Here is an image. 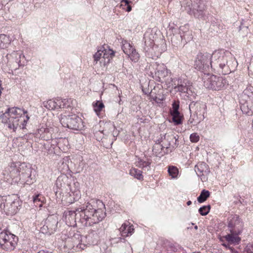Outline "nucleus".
Returning a JSON list of instances; mask_svg holds the SVG:
<instances>
[{"mask_svg":"<svg viewBox=\"0 0 253 253\" xmlns=\"http://www.w3.org/2000/svg\"><path fill=\"white\" fill-rule=\"evenodd\" d=\"M195 171L199 176H205L209 173L210 169L205 163L200 162L195 166Z\"/></svg>","mask_w":253,"mask_h":253,"instance_id":"19","label":"nucleus"},{"mask_svg":"<svg viewBox=\"0 0 253 253\" xmlns=\"http://www.w3.org/2000/svg\"><path fill=\"white\" fill-rule=\"evenodd\" d=\"M222 246L225 247L226 248L229 249L230 250H233V248L232 247H231L230 245L231 244H229L228 242L224 243L222 244Z\"/></svg>","mask_w":253,"mask_h":253,"instance_id":"52","label":"nucleus"},{"mask_svg":"<svg viewBox=\"0 0 253 253\" xmlns=\"http://www.w3.org/2000/svg\"><path fill=\"white\" fill-rule=\"evenodd\" d=\"M70 99L57 98L55 99L56 109L70 107L69 100Z\"/></svg>","mask_w":253,"mask_h":253,"instance_id":"24","label":"nucleus"},{"mask_svg":"<svg viewBox=\"0 0 253 253\" xmlns=\"http://www.w3.org/2000/svg\"><path fill=\"white\" fill-rule=\"evenodd\" d=\"M95 200H91L82 207L77 208V211L80 212L79 216L81 218V223L84 226H91L98 223V219L95 217Z\"/></svg>","mask_w":253,"mask_h":253,"instance_id":"4","label":"nucleus"},{"mask_svg":"<svg viewBox=\"0 0 253 253\" xmlns=\"http://www.w3.org/2000/svg\"><path fill=\"white\" fill-rule=\"evenodd\" d=\"M129 174L139 180H141L143 178L141 171L135 168L130 169Z\"/></svg>","mask_w":253,"mask_h":253,"instance_id":"32","label":"nucleus"},{"mask_svg":"<svg viewBox=\"0 0 253 253\" xmlns=\"http://www.w3.org/2000/svg\"><path fill=\"white\" fill-rule=\"evenodd\" d=\"M179 33L178 35H173L171 38V40H174L175 38H179V41H184L185 42L187 43L190 42L193 38L191 32L186 30V28L185 26H181L178 30Z\"/></svg>","mask_w":253,"mask_h":253,"instance_id":"15","label":"nucleus"},{"mask_svg":"<svg viewBox=\"0 0 253 253\" xmlns=\"http://www.w3.org/2000/svg\"><path fill=\"white\" fill-rule=\"evenodd\" d=\"M232 253H236L237 252L233 248V250H230Z\"/></svg>","mask_w":253,"mask_h":253,"instance_id":"57","label":"nucleus"},{"mask_svg":"<svg viewBox=\"0 0 253 253\" xmlns=\"http://www.w3.org/2000/svg\"><path fill=\"white\" fill-rule=\"evenodd\" d=\"M130 224L129 222H125L122 224V226L120 228V232L121 233L122 236L125 237V234L126 233V230Z\"/></svg>","mask_w":253,"mask_h":253,"instance_id":"44","label":"nucleus"},{"mask_svg":"<svg viewBox=\"0 0 253 253\" xmlns=\"http://www.w3.org/2000/svg\"><path fill=\"white\" fill-rule=\"evenodd\" d=\"M128 231H126V234H125V237L129 236L132 235V233L134 232V228L132 225H128Z\"/></svg>","mask_w":253,"mask_h":253,"instance_id":"49","label":"nucleus"},{"mask_svg":"<svg viewBox=\"0 0 253 253\" xmlns=\"http://www.w3.org/2000/svg\"><path fill=\"white\" fill-rule=\"evenodd\" d=\"M27 112L17 107L9 108L4 113L1 112L0 120L7 125L8 128L15 131L18 127L24 129L29 119Z\"/></svg>","mask_w":253,"mask_h":253,"instance_id":"2","label":"nucleus"},{"mask_svg":"<svg viewBox=\"0 0 253 253\" xmlns=\"http://www.w3.org/2000/svg\"><path fill=\"white\" fill-rule=\"evenodd\" d=\"M19 172L20 173V179H26L30 178L31 176L32 169L25 163H22L19 166Z\"/></svg>","mask_w":253,"mask_h":253,"instance_id":"21","label":"nucleus"},{"mask_svg":"<svg viewBox=\"0 0 253 253\" xmlns=\"http://www.w3.org/2000/svg\"><path fill=\"white\" fill-rule=\"evenodd\" d=\"M153 66L155 67V75L158 78V81L161 82L166 81V78L168 76V70L164 64H159L155 63Z\"/></svg>","mask_w":253,"mask_h":253,"instance_id":"14","label":"nucleus"},{"mask_svg":"<svg viewBox=\"0 0 253 253\" xmlns=\"http://www.w3.org/2000/svg\"><path fill=\"white\" fill-rule=\"evenodd\" d=\"M211 57V71L228 75L234 71L237 66L235 58L229 51L224 50L214 51Z\"/></svg>","mask_w":253,"mask_h":253,"instance_id":"1","label":"nucleus"},{"mask_svg":"<svg viewBox=\"0 0 253 253\" xmlns=\"http://www.w3.org/2000/svg\"><path fill=\"white\" fill-rule=\"evenodd\" d=\"M2 88L1 86V84H0V90L1 91V89Z\"/></svg>","mask_w":253,"mask_h":253,"instance_id":"63","label":"nucleus"},{"mask_svg":"<svg viewBox=\"0 0 253 253\" xmlns=\"http://www.w3.org/2000/svg\"><path fill=\"white\" fill-rule=\"evenodd\" d=\"M150 97L152 100L155 101L157 104H161L163 101L165 99V97L164 94H154L153 92H151L150 94Z\"/></svg>","mask_w":253,"mask_h":253,"instance_id":"33","label":"nucleus"},{"mask_svg":"<svg viewBox=\"0 0 253 253\" xmlns=\"http://www.w3.org/2000/svg\"><path fill=\"white\" fill-rule=\"evenodd\" d=\"M80 191H78V190L74 191H70V192L69 193V196L71 197H72V196H74L75 194H76V197L73 198V201H77V200H78L80 198V196H81V194L79 193Z\"/></svg>","mask_w":253,"mask_h":253,"instance_id":"46","label":"nucleus"},{"mask_svg":"<svg viewBox=\"0 0 253 253\" xmlns=\"http://www.w3.org/2000/svg\"><path fill=\"white\" fill-rule=\"evenodd\" d=\"M178 135L174 136L171 134L167 136V139L169 141L168 145H165L166 151H164V154H168L169 152H172L178 146Z\"/></svg>","mask_w":253,"mask_h":253,"instance_id":"17","label":"nucleus"},{"mask_svg":"<svg viewBox=\"0 0 253 253\" xmlns=\"http://www.w3.org/2000/svg\"><path fill=\"white\" fill-rule=\"evenodd\" d=\"M211 209L210 205L204 206L199 209L200 214L203 216L207 215Z\"/></svg>","mask_w":253,"mask_h":253,"instance_id":"42","label":"nucleus"},{"mask_svg":"<svg viewBox=\"0 0 253 253\" xmlns=\"http://www.w3.org/2000/svg\"><path fill=\"white\" fill-rule=\"evenodd\" d=\"M61 178L60 177H58L57 180H56V185L58 186V183L60 182L61 181Z\"/></svg>","mask_w":253,"mask_h":253,"instance_id":"55","label":"nucleus"},{"mask_svg":"<svg viewBox=\"0 0 253 253\" xmlns=\"http://www.w3.org/2000/svg\"><path fill=\"white\" fill-rule=\"evenodd\" d=\"M248 73L249 75L253 78V58L251 60L250 64L248 66Z\"/></svg>","mask_w":253,"mask_h":253,"instance_id":"48","label":"nucleus"},{"mask_svg":"<svg viewBox=\"0 0 253 253\" xmlns=\"http://www.w3.org/2000/svg\"><path fill=\"white\" fill-rule=\"evenodd\" d=\"M9 43V37L4 34L0 35V47L4 48L6 47L7 44Z\"/></svg>","mask_w":253,"mask_h":253,"instance_id":"31","label":"nucleus"},{"mask_svg":"<svg viewBox=\"0 0 253 253\" xmlns=\"http://www.w3.org/2000/svg\"><path fill=\"white\" fill-rule=\"evenodd\" d=\"M240 108L242 112L248 116L252 115L253 111V87L245 89L240 97Z\"/></svg>","mask_w":253,"mask_h":253,"instance_id":"6","label":"nucleus"},{"mask_svg":"<svg viewBox=\"0 0 253 253\" xmlns=\"http://www.w3.org/2000/svg\"><path fill=\"white\" fill-rule=\"evenodd\" d=\"M58 223V219L56 215H49L45 220L44 225L41 228V231L44 234L51 235L56 231Z\"/></svg>","mask_w":253,"mask_h":253,"instance_id":"11","label":"nucleus"},{"mask_svg":"<svg viewBox=\"0 0 253 253\" xmlns=\"http://www.w3.org/2000/svg\"><path fill=\"white\" fill-rule=\"evenodd\" d=\"M79 214L80 212L77 211V209L74 211H65L64 218L66 224L69 226H75L77 222L81 223L82 217Z\"/></svg>","mask_w":253,"mask_h":253,"instance_id":"13","label":"nucleus"},{"mask_svg":"<svg viewBox=\"0 0 253 253\" xmlns=\"http://www.w3.org/2000/svg\"><path fill=\"white\" fill-rule=\"evenodd\" d=\"M168 172L169 175L173 179H177L180 175L178 169L174 166H169L168 168Z\"/></svg>","mask_w":253,"mask_h":253,"instance_id":"25","label":"nucleus"},{"mask_svg":"<svg viewBox=\"0 0 253 253\" xmlns=\"http://www.w3.org/2000/svg\"><path fill=\"white\" fill-rule=\"evenodd\" d=\"M151 162L149 161H145L142 159H138L136 162V166L142 168L144 170H149L150 169Z\"/></svg>","mask_w":253,"mask_h":253,"instance_id":"29","label":"nucleus"},{"mask_svg":"<svg viewBox=\"0 0 253 253\" xmlns=\"http://www.w3.org/2000/svg\"><path fill=\"white\" fill-rule=\"evenodd\" d=\"M38 135L39 137L43 140H47L51 137V134L48 131V129L46 128H41L38 129Z\"/></svg>","mask_w":253,"mask_h":253,"instance_id":"26","label":"nucleus"},{"mask_svg":"<svg viewBox=\"0 0 253 253\" xmlns=\"http://www.w3.org/2000/svg\"><path fill=\"white\" fill-rule=\"evenodd\" d=\"M210 195L209 191H202L197 200L200 203H203L210 197Z\"/></svg>","mask_w":253,"mask_h":253,"instance_id":"35","label":"nucleus"},{"mask_svg":"<svg viewBox=\"0 0 253 253\" xmlns=\"http://www.w3.org/2000/svg\"><path fill=\"white\" fill-rule=\"evenodd\" d=\"M211 55L208 53H199L195 60V68L205 74L211 71Z\"/></svg>","mask_w":253,"mask_h":253,"instance_id":"7","label":"nucleus"},{"mask_svg":"<svg viewBox=\"0 0 253 253\" xmlns=\"http://www.w3.org/2000/svg\"><path fill=\"white\" fill-rule=\"evenodd\" d=\"M185 93V96H186L188 98H191L190 96L192 95L193 92L190 87H188V90L184 92Z\"/></svg>","mask_w":253,"mask_h":253,"instance_id":"51","label":"nucleus"},{"mask_svg":"<svg viewBox=\"0 0 253 253\" xmlns=\"http://www.w3.org/2000/svg\"><path fill=\"white\" fill-rule=\"evenodd\" d=\"M145 45H147V42H146V40H145Z\"/></svg>","mask_w":253,"mask_h":253,"instance_id":"62","label":"nucleus"},{"mask_svg":"<svg viewBox=\"0 0 253 253\" xmlns=\"http://www.w3.org/2000/svg\"><path fill=\"white\" fill-rule=\"evenodd\" d=\"M103 50H104V46L101 47L93 55L94 60L96 63L98 61H102Z\"/></svg>","mask_w":253,"mask_h":253,"instance_id":"36","label":"nucleus"},{"mask_svg":"<svg viewBox=\"0 0 253 253\" xmlns=\"http://www.w3.org/2000/svg\"><path fill=\"white\" fill-rule=\"evenodd\" d=\"M194 228L197 230L198 229V226L197 225L195 226Z\"/></svg>","mask_w":253,"mask_h":253,"instance_id":"59","label":"nucleus"},{"mask_svg":"<svg viewBox=\"0 0 253 253\" xmlns=\"http://www.w3.org/2000/svg\"><path fill=\"white\" fill-rule=\"evenodd\" d=\"M227 230L235 234H241L243 229V223L239 216L237 215H232L230 217Z\"/></svg>","mask_w":253,"mask_h":253,"instance_id":"12","label":"nucleus"},{"mask_svg":"<svg viewBox=\"0 0 253 253\" xmlns=\"http://www.w3.org/2000/svg\"><path fill=\"white\" fill-rule=\"evenodd\" d=\"M86 245L85 244L79 242L76 246L73 245V247L69 246V249L71 248L72 249H73V252H80L84 250L86 248Z\"/></svg>","mask_w":253,"mask_h":253,"instance_id":"41","label":"nucleus"},{"mask_svg":"<svg viewBox=\"0 0 253 253\" xmlns=\"http://www.w3.org/2000/svg\"><path fill=\"white\" fill-rule=\"evenodd\" d=\"M114 54L115 52L113 50L110 48L107 49L104 46L102 61H100V63L103 64L104 66L107 65L110 63L111 60L114 56Z\"/></svg>","mask_w":253,"mask_h":253,"instance_id":"20","label":"nucleus"},{"mask_svg":"<svg viewBox=\"0 0 253 253\" xmlns=\"http://www.w3.org/2000/svg\"><path fill=\"white\" fill-rule=\"evenodd\" d=\"M105 127L109 128L111 131H112V130H114L115 128L114 125L111 124H106L105 125Z\"/></svg>","mask_w":253,"mask_h":253,"instance_id":"53","label":"nucleus"},{"mask_svg":"<svg viewBox=\"0 0 253 253\" xmlns=\"http://www.w3.org/2000/svg\"><path fill=\"white\" fill-rule=\"evenodd\" d=\"M95 217L98 219V223L102 220L105 216L106 214L101 209H95Z\"/></svg>","mask_w":253,"mask_h":253,"instance_id":"40","label":"nucleus"},{"mask_svg":"<svg viewBox=\"0 0 253 253\" xmlns=\"http://www.w3.org/2000/svg\"><path fill=\"white\" fill-rule=\"evenodd\" d=\"M192 204V202L191 201H188L187 202V205L188 206H190L191 204Z\"/></svg>","mask_w":253,"mask_h":253,"instance_id":"58","label":"nucleus"},{"mask_svg":"<svg viewBox=\"0 0 253 253\" xmlns=\"http://www.w3.org/2000/svg\"><path fill=\"white\" fill-rule=\"evenodd\" d=\"M149 42H150V43L149 44L148 46H149L150 47H152L153 46L154 44L153 41H149Z\"/></svg>","mask_w":253,"mask_h":253,"instance_id":"56","label":"nucleus"},{"mask_svg":"<svg viewBox=\"0 0 253 253\" xmlns=\"http://www.w3.org/2000/svg\"><path fill=\"white\" fill-rule=\"evenodd\" d=\"M204 86L209 89L219 90L228 85L227 80L222 77L211 75L204 81Z\"/></svg>","mask_w":253,"mask_h":253,"instance_id":"10","label":"nucleus"},{"mask_svg":"<svg viewBox=\"0 0 253 253\" xmlns=\"http://www.w3.org/2000/svg\"><path fill=\"white\" fill-rule=\"evenodd\" d=\"M134 48V47L127 41L125 40L122 42V48L124 52L127 56L128 55H130V52H131L132 50H133Z\"/></svg>","mask_w":253,"mask_h":253,"instance_id":"28","label":"nucleus"},{"mask_svg":"<svg viewBox=\"0 0 253 253\" xmlns=\"http://www.w3.org/2000/svg\"><path fill=\"white\" fill-rule=\"evenodd\" d=\"M43 106L49 110L56 109L55 99H50L42 103Z\"/></svg>","mask_w":253,"mask_h":253,"instance_id":"34","label":"nucleus"},{"mask_svg":"<svg viewBox=\"0 0 253 253\" xmlns=\"http://www.w3.org/2000/svg\"><path fill=\"white\" fill-rule=\"evenodd\" d=\"M131 2L129 0H122L121 7L126 11L129 12L131 10V6L130 5Z\"/></svg>","mask_w":253,"mask_h":253,"instance_id":"37","label":"nucleus"},{"mask_svg":"<svg viewBox=\"0 0 253 253\" xmlns=\"http://www.w3.org/2000/svg\"><path fill=\"white\" fill-rule=\"evenodd\" d=\"M172 110L170 111V112H175L177 113L179 112V101L178 100H174L172 104Z\"/></svg>","mask_w":253,"mask_h":253,"instance_id":"43","label":"nucleus"},{"mask_svg":"<svg viewBox=\"0 0 253 253\" xmlns=\"http://www.w3.org/2000/svg\"><path fill=\"white\" fill-rule=\"evenodd\" d=\"M172 117V121L176 125H180L182 123L183 116L180 115V112L176 113L175 112H170Z\"/></svg>","mask_w":253,"mask_h":253,"instance_id":"30","label":"nucleus"},{"mask_svg":"<svg viewBox=\"0 0 253 253\" xmlns=\"http://www.w3.org/2000/svg\"><path fill=\"white\" fill-rule=\"evenodd\" d=\"M97 202H99L100 203H101V204L104 207V205H103V203L100 201H98Z\"/></svg>","mask_w":253,"mask_h":253,"instance_id":"60","label":"nucleus"},{"mask_svg":"<svg viewBox=\"0 0 253 253\" xmlns=\"http://www.w3.org/2000/svg\"><path fill=\"white\" fill-rule=\"evenodd\" d=\"M69 202H70V203H72V202H72V200L71 199L70 201Z\"/></svg>","mask_w":253,"mask_h":253,"instance_id":"64","label":"nucleus"},{"mask_svg":"<svg viewBox=\"0 0 253 253\" xmlns=\"http://www.w3.org/2000/svg\"><path fill=\"white\" fill-rule=\"evenodd\" d=\"M18 241V237L7 230L4 233L0 235V248L6 251L11 252L14 250Z\"/></svg>","mask_w":253,"mask_h":253,"instance_id":"8","label":"nucleus"},{"mask_svg":"<svg viewBox=\"0 0 253 253\" xmlns=\"http://www.w3.org/2000/svg\"><path fill=\"white\" fill-rule=\"evenodd\" d=\"M81 238L80 234H75L72 238L68 239L66 241L64 247L67 248L68 250L73 252V249L71 248L69 249V246L73 247V245L76 246L79 242L80 243V242H82V239H80Z\"/></svg>","mask_w":253,"mask_h":253,"instance_id":"23","label":"nucleus"},{"mask_svg":"<svg viewBox=\"0 0 253 253\" xmlns=\"http://www.w3.org/2000/svg\"><path fill=\"white\" fill-rule=\"evenodd\" d=\"M199 136L196 133H193L190 136V139L192 142L196 143L199 140Z\"/></svg>","mask_w":253,"mask_h":253,"instance_id":"47","label":"nucleus"},{"mask_svg":"<svg viewBox=\"0 0 253 253\" xmlns=\"http://www.w3.org/2000/svg\"><path fill=\"white\" fill-rule=\"evenodd\" d=\"M3 210L7 214H13L16 212L17 206L15 201L8 202L6 200L3 204Z\"/></svg>","mask_w":253,"mask_h":253,"instance_id":"22","label":"nucleus"},{"mask_svg":"<svg viewBox=\"0 0 253 253\" xmlns=\"http://www.w3.org/2000/svg\"><path fill=\"white\" fill-rule=\"evenodd\" d=\"M106 131V129H104V130H103L102 132L104 133V132H105Z\"/></svg>","mask_w":253,"mask_h":253,"instance_id":"61","label":"nucleus"},{"mask_svg":"<svg viewBox=\"0 0 253 253\" xmlns=\"http://www.w3.org/2000/svg\"><path fill=\"white\" fill-rule=\"evenodd\" d=\"M37 253H52V252H49L48 251L45 250H41L38 252Z\"/></svg>","mask_w":253,"mask_h":253,"instance_id":"54","label":"nucleus"},{"mask_svg":"<svg viewBox=\"0 0 253 253\" xmlns=\"http://www.w3.org/2000/svg\"><path fill=\"white\" fill-rule=\"evenodd\" d=\"M94 110L98 114L100 112L102 109L104 108V105L102 101H96L95 103L93 104Z\"/></svg>","mask_w":253,"mask_h":253,"instance_id":"38","label":"nucleus"},{"mask_svg":"<svg viewBox=\"0 0 253 253\" xmlns=\"http://www.w3.org/2000/svg\"><path fill=\"white\" fill-rule=\"evenodd\" d=\"M243 30V31L245 32V35H242L243 37H244L246 36V34L248 33L249 30L247 26H242V25H241L240 26V32H241V31Z\"/></svg>","mask_w":253,"mask_h":253,"instance_id":"50","label":"nucleus"},{"mask_svg":"<svg viewBox=\"0 0 253 253\" xmlns=\"http://www.w3.org/2000/svg\"><path fill=\"white\" fill-rule=\"evenodd\" d=\"M181 9L194 17L202 18L207 8V0H179Z\"/></svg>","mask_w":253,"mask_h":253,"instance_id":"3","label":"nucleus"},{"mask_svg":"<svg viewBox=\"0 0 253 253\" xmlns=\"http://www.w3.org/2000/svg\"><path fill=\"white\" fill-rule=\"evenodd\" d=\"M188 86L186 84L184 85L183 84H178L177 86L174 87L175 89H177V90L179 92L184 93L185 91L188 90Z\"/></svg>","mask_w":253,"mask_h":253,"instance_id":"45","label":"nucleus"},{"mask_svg":"<svg viewBox=\"0 0 253 253\" xmlns=\"http://www.w3.org/2000/svg\"><path fill=\"white\" fill-rule=\"evenodd\" d=\"M239 235L229 232L221 238L220 241H223V239H224L231 245L233 246L238 245L240 244L241 240V238L239 236Z\"/></svg>","mask_w":253,"mask_h":253,"instance_id":"18","label":"nucleus"},{"mask_svg":"<svg viewBox=\"0 0 253 253\" xmlns=\"http://www.w3.org/2000/svg\"><path fill=\"white\" fill-rule=\"evenodd\" d=\"M164 151H166V146L161 144L159 140H158V142H156L153 147V153H155L156 155L162 153L161 155H163L165 154H164Z\"/></svg>","mask_w":253,"mask_h":253,"instance_id":"27","label":"nucleus"},{"mask_svg":"<svg viewBox=\"0 0 253 253\" xmlns=\"http://www.w3.org/2000/svg\"><path fill=\"white\" fill-rule=\"evenodd\" d=\"M206 105L201 102H191L189 105L191 117L188 122L190 124L194 123L197 125L205 119L206 113Z\"/></svg>","mask_w":253,"mask_h":253,"instance_id":"5","label":"nucleus"},{"mask_svg":"<svg viewBox=\"0 0 253 253\" xmlns=\"http://www.w3.org/2000/svg\"><path fill=\"white\" fill-rule=\"evenodd\" d=\"M130 52V55H128V56L130 58L131 60L134 62H137L139 59V54L136 52L135 48H134L133 50H132Z\"/></svg>","mask_w":253,"mask_h":253,"instance_id":"39","label":"nucleus"},{"mask_svg":"<svg viewBox=\"0 0 253 253\" xmlns=\"http://www.w3.org/2000/svg\"><path fill=\"white\" fill-rule=\"evenodd\" d=\"M19 169V166L17 167L15 164L12 163L10 166L5 169L3 174L9 176L12 179L19 177V179H20V173Z\"/></svg>","mask_w":253,"mask_h":253,"instance_id":"16","label":"nucleus"},{"mask_svg":"<svg viewBox=\"0 0 253 253\" xmlns=\"http://www.w3.org/2000/svg\"><path fill=\"white\" fill-rule=\"evenodd\" d=\"M60 122L63 126L75 130L81 129L83 126L81 118L76 114L67 116L61 115Z\"/></svg>","mask_w":253,"mask_h":253,"instance_id":"9","label":"nucleus"}]
</instances>
